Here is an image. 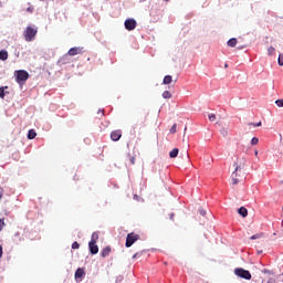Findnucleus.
Wrapping results in <instances>:
<instances>
[{
	"label": "nucleus",
	"mask_w": 283,
	"mask_h": 283,
	"mask_svg": "<svg viewBox=\"0 0 283 283\" xmlns=\"http://www.w3.org/2000/svg\"><path fill=\"white\" fill-rule=\"evenodd\" d=\"M123 134L120 133V130H114L111 133V139L114 140V143L120 140Z\"/></svg>",
	"instance_id": "obj_8"
},
{
	"label": "nucleus",
	"mask_w": 283,
	"mask_h": 283,
	"mask_svg": "<svg viewBox=\"0 0 283 283\" xmlns=\"http://www.w3.org/2000/svg\"><path fill=\"white\" fill-rule=\"evenodd\" d=\"M255 156H258V150L254 151Z\"/></svg>",
	"instance_id": "obj_44"
},
{
	"label": "nucleus",
	"mask_w": 283,
	"mask_h": 283,
	"mask_svg": "<svg viewBox=\"0 0 283 283\" xmlns=\"http://www.w3.org/2000/svg\"><path fill=\"white\" fill-rule=\"evenodd\" d=\"M275 105H277V107H283V99H276Z\"/></svg>",
	"instance_id": "obj_29"
},
{
	"label": "nucleus",
	"mask_w": 283,
	"mask_h": 283,
	"mask_svg": "<svg viewBox=\"0 0 283 283\" xmlns=\"http://www.w3.org/2000/svg\"><path fill=\"white\" fill-rule=\"evenodd\" d=\"M88 249H90L91 255H96L98 253V245L96 243L88 242Z\"/></svg>",
	"instance_id": "obj_9"
},
{
	"label": "nucleus",
	"mask_w": 283,
	"mask_h": 283,
	"mask_svg": "<svg viewBox=\"0 0 283 283\" xmlns=\"http://www.w3.org/2000/svg\"><path fill=\"white\" fill-rule=\"evenodd\" d=\"M109 253H112V248L106 247V248L101 252V256H102V258H107V255H109Z\"/></svg>",
	"instance_id": "obj_15"
},
{
	"label": "nucleus",
	"mask_w": 283,
	"mask_h": 283,
	"mask_svg": "<svg viewBox=\"0 0 283 283\" xmlns=\"http://www.w3.org/2000/svg\"><path fill=\"white\" fill-rule=\"evenodd\" d=\"M258 143H260V139L258 137H253L251 139V145H258Z\"/></svg>",
	"instance_id": "obj_26"
},
{
	"label": "nucleus",
	"mask_w": 283,
	"mask_h": 283,
	"mask_svg": "<svg viewBox=\"0 0 283 283\" xmlns=\"http://www.w3.org/2000/svg\"><path fill=\"white\" fill-rule=\"evenodd\" d=\"M165 1H169V0H165Z\"/></svg>",
	"instance_id": "obj_46"
},
{
	"label": "nucleus",
	"mask_w": 283,
	"mask_h": 283,
	"mask_svg": "<svg viewBox=\"0 0 283 283\" xmlns=\"http://www.w3.org/2000/svg\"><path fill=\"white\" fill-rule=\"evenodd\" d=\"M238 213L239 216H241L242 218H247L249 216V210H247V208L244 207H240L238 209Z\"/></svg>",
	"instance_id": "obj_11"
},
{
	"label": "nucleus",
	"mask_w": 283,
	"mask_h": 283,
	"mask_svg": "<svg viewBox=\"0 0 283 283\" xmlns=\"http://www.w3.org/2000/svg\"><path fill=\"white\" fill-rule=\"evenodd\" d=\"M184 156H185V158H189V153L187 150L184 151Z\"/></svg>",
	"instance_id": "obj_40"
},
{
	"label": "nucleus",
	"mask_w": 283,
	"mask_h": 283,
	"mask_svg": "<svg viewBox=\"0 0 283 283\" xmlns=\"http://www.w3.org/2000/svg\"><path fill=\"white\" fill-rule=\"evenodd\" d=\"M266 283H276L275 279H269Z\"/></svg>",
	"instance_id": "obj_39"
},
{
	"label": "nucleus",
	"mask_w": 283,
	"mask_h": 283,
	"mask_svg": "<svg viewBox=\"0 0 283 283\" xmlns=\"http://www.w3.org/2000/svg\"><path fill=\"white\" fill-rule=\"evenodd\" d=\"M134 200H138V195H134Z\"/></svg>",
	"instance_id": "obj_42"
},
{
	"label": "nucleus",
	"mask_w": 283,
	"mask_h": 283,
	"mask_svg": "<svg viewBox=\"0 0 283 283\" xmlns=\"http://www.w3.org/2000/svg\"><path fill=\"white\" fill-rule=\"evenodd\" d=\"M3 227H6L4 219H0V231H3Z\"/></svg>",
	"instance_id": "obj_28"
},
{
	"label": "nucleus",
	"mask_w": 283,
	"mask_h": 283,
	"mask_svg": "<svg viewBox=\"0 0 283 283\" xmlns=\"http://www.w3.org/2000/svg\"><path fill=\"white\" fill-rule=\"evenodd\" d=\"M3 198V189L0 188V200Z\"/></svg>",
	"instance_id": "obj_37"
},
{
	"label": "nucleus",
	"mask_w": 283,
	"mask_h": 283,
	"mask_svg": "<svg viewBox=\"0 0 283 283\" xmlns=\"http://www.w3.org/2000/svg\"><path fill=\"white\" fill-rule=\"evenodd\" d=\"M138 240H140V235L128 233L126 237V243H125L126 249H129L133 244L138 242Z\"/></svg>",
	"instance_id": "obj_4"
},
{
	"label": "nucleus",
	"mask_w": 283,
	"mask_h": 283,
	"mask_svg": "<svg viewBox=\"0 0 283 283\" xmlns=\"http://www.w3.org/2000/svg\"><path fill=\"white\" fill-rule=\"evenodd\" d=\"M27 138H28L29 140H34V138H36V130L30 129V130L28 132Z\"/></svg>",
	"instance_id": "obj_12"
},
{
	"label": "nucleus",
	"mask_w": 283,
	"mask_h": 283,
	"mask_svg": "<svg viewBox=\"0 0 283 283\" xmlns=\"http://www.w3.org/2000/svg\"><path fill=\"white\" fill-rule=\"evenodd\" d=\"M268 54H269V56H273V55L275 54V48L270 46V48L268 49Z\"/></svg>",
	"instance_id": "obj_21"
},
{
	"label": "nucleus",
	"mask_w": 283,
	"mask_h": 283,
	"mask_svg": "<svg viewBox=\"0 0 283 283\" xmlns=\"http://www.w3.org/2000/svg\"><path fill=\"white\" fill-rule=\"evenodd\" d=\"M163 98H171V93L169 91H165L163 93Z\"/></svg>",
	"instance_id": "obj_23"
},
{
	"label": "nucleus",
	"mask_w": 283,
	"mask_h": 283,
	"mask_svg": "<svg viewBox=\"0 0 283 283\" xmlns=\"http://www.w3.org/2000/svg\"><path fill=\"white\" fill-rule=\"evenodd\" d=\"M140 255H143V253L140 252H137L133 255V260H136V258H140Z\"/></svg>",
	"instance_id": "obj_34"
},
{
	"label": "nucleus",
	"mask_w": 283,
	"mask_h": 283,
	"mask_svg": "<svg viewBox=\"0 0 283 283\" xmlns=\"http://www.w3.org/2000/svg\"><path fill=\"white\" fill-rule=\"evenodd\" d=\"M234 171L232 172V185H238L240 180L238 179V171H240V166L238 164H234Z\"/></svg>",
	"instance_id": "obj_7"
},
{
	"label": "nucleus",
	"mask_w": 283,
	"mask_h": 283,
	"mask_svg": "<svg viewBox=\"0 0 283 283\" xmlns=\"http://www.w3.org/2000/svg\"><path fill=\"white\" fill-rule=\"evenodd\" d=\"M17 83H25L30 78V73L25 70H19L14 72Z\"/></svg>",
	"instance_id": "obj_2"
},
{
	"label": "nucleus",
	"mask_w": 283,
	"mask_h": 283,
	"mask_svg": "<svg viewBox=\"0 0 283 283\" xmlns=\"http://www.w3.org/2000/svg\"><path fill=\"white\" fill-rule=\"evenodd\" d=\"M234 274L238 277H241L242 280H251V277H252L251 272L249 270H244L242 268H237L234 270Z\"/></svg>",
	"instance_id": "obj_3"
},
{
	"label": "nucleus",
	"mask_w": 283,
	"mask_h": 283,
	"mask_svg": "<svg viewBox=\"0 0 283 283\" xmlns=\"http://www.w3.org/2000/svg\"><path fill=\"white\" fill-rule=\"evenodd\" d=\"M83 52V48L74 46L69 50L66 53L69 56H76V54H81Z\"/></svg>",
	"instance_id": "obj_6"
},
{
	"label": "nucleus",
	"mask_w": 283,
	"mask_h": 283,
	"mask_svg": "<svg viewBox=\"0 0 283 283\" xmlns=\"http://www.w3.org/2000/svg\"><path fill=\"white\" fill-rule=\"evenodd\" d=\"M6 90H8V86L0 87V98H6Z\"/></svg>",
	"instance_id": "obj_20"
},
{
	"label": "nucleus",
	"mask_w": 283,
	"mask_h": 283,
	"mask_svg": "<svg viewBox=\"0 0 283 283\" xmlns=\"http://www.w3.org/2000/svg\"><path fill=\"white\" fill-rule=\"evenodd\" d=\"M98 241V234L96 232L92 233L91 241L88 243H96Z\"/></svg>",
	"instance_id": "obj_18"
},
{
	"label": "nucleus",
	"mask_w": 283,
	"mask_h": 283,
	"mask_svg": "<svg viewBox=\"0 0 283 283\" xmlns=\"http://www.w3.org/2000/svg\"><path fill=\"white\" fill-rule=\"evenodd\" d=\"M72 249H81V244H78V242H73L72 243Z\"/></svg>",
	"instance_id": "obj_30"
},
{
	"label": "nucleus",
	"mask_w": 283,
	"mask_h": 283,
	"mask_svg": "<svg viewBox=\"0 0 283 283\" xmlns=\"http://www.w3.org/2000/svg\"><path fill=\"white\" fill-rule=\"evenodd\" d=\"M200 216H207V211L205 209H199Z\"/></svg>",
	"instance_id": "obj_35"
},
{
	"label": "nucleus",
	"mask_w": 283,
	"mask_h": 283,
	"mask_svg": "<svg viewBox=\"0 0 283 283\" xmlns=\"http://www.w3.org/2000/svg\"><path fill=\"white\" fill-rule=\"evenodd\" d=\"M81 277H85V270L83 268H78L75 271V280H81Z\"/></svg>",
	"instance_id": "obj_10"
},
{
	"label": "nucleus",
	"mask_w": 283,
	"mask_h": 283,
	"mask_svg": "<svg viewBox=\"0 0 283 283\" xmlns=\"http://www.w3.org/2000/svg\"><path fill=\"white\" fill-rule=\"evenodd\" d=\"M171 81H172L171 75H166L164 77V85H169V83H171Z\"/></svg>",
	"instance_id": "obj_19"
},
{
	"label": "nucleus",
	"mask_w": 283,
	"mask_h": 283,
	"mask_svg": "<svg viewBox=\"0 0 283 283\" xmlns=\"http://www.w3.org/2000/svg\"><path fill=\"white\" fill-rule=\"evenodd\" d=\"M123 280H124V276L123 275H118L116 277V283H120V282H123Z\"/></svg>",
	"instance_id": "obj_32"
},
{
	"label": "nucleus",
	"mask_w": 283,
	"mask_h": 283,
	"mask_svg": "<svg viewBox=\"0 0 283 283\" xmlns=\"http://www.w3.org/2000/svg\"><path fill=\"white\" fill-rule=\"evenodd\" d=\"M170 220H174V213H170Z\"/></svg>",
	"instance_id": "obj_43"
},
{
	"label": "nucleus",
	"mask_w": 283,
	"mask_h": 283,
	"mask_svg": "<svg viewBox=\"0 0 283 283\" xmlns=\"http://www.w3.org/2000/svg\"><path fill=\"white\" fill-rule=\"evenodd\" d=\"M224 67H229V64H226Z\"/></svg>",
	"instance_id": "obj_45"
},
{
	"label": "nucleus",
	"mask_w": 283,
	"mask_h": 283,
	"mask_svg": "<svg viewBox=\"0 0 283 283\" xmlns=\"http://www.w3.org/2000/svg\"><path fill=\"white\" fill-rule=\"evenodd\" d=\"M220 134H221L222 136H229V129H227V128H221V129H220Z\"/></svg>",
	"instance_id": "obj_24"
},
{
	"label": "nucleus",
	"mask_w": 283,
	"mask_h": 283,
	"mask_svg": "<svg viewBox=\"0 0 283 283\" xmlns=\"http://www.w3.org/2000/svg\"><path fill=\"white\" fill-rule=\"evenodd\" d=\"M277 64L282 67L283 66V54H279Z\"/></svg>",
	"instance_id": "obj_22"
},
{
	"label": "nucleus",
	"mask_w": 283,
	"mask_h": 283,
	"mask_svg": "<svg viewBox=\"0 0 283 283\" xmlns=\"http://www.w3.org/2000/svg\"><path fill=\"white\" fill-rule=\"evenodd\" d=\"M0 61H8V51L6 50L0 51Z\"/></svg>",
	"instance_id": "obj_17"
},
{
	"label": "nucleus",
	"mask_w": 283,
	"mask_h": 283,
	"mask_svg": "<svg viewBox=\"0 0 283 283\" xmlns=\"http://www.w3.org/2000/svg\"><path fill=\"white\" fill-rule=\"evenodd\" d=\"M249 125H251L252 127H262V122H259V123H250Z\"/></svg>",
	"instance_id": "obj_27"
},
{
	"label": "nucleus",
	"mask_w": 283,
	"mask_h": 283,
	"mask_svg": "<svg viewBox=\"0 0 283 283\" xmlns=\"http://www.w3.org/2000/svg\"><path fill=\"white\" fill-rule=\"evenodd\" d=\"M178 154H180V150L178 148H174L170 153H169V157L170 158H178Z\"/></svg>",
	"instance_id": "obj_16"
},
{
	"label": "nucleus",
	"mask_w": 283,
	"mask_h": 283,
	"mask_svg": "<svg viewBox=\"0 0 283 283\" xmlns=\"http://www.w3.org/2000/svg\"><path fill=\"white\" fill-rule=\"evenodd\" d=\"M38 32H39V30H36L35 28L27 27V29L24 30V33H23L24 40L28 43H30L31 41H34Z\"/></svg>",
	"instance_id": "obj_1"
},
{
	"label": "nucleus",
	"mask_w": 283,
	"mask_h": 283,
	"mask_svg": "<svg viewBox=\"0 0 283 283\" xmlns=\"http://www.w3.org/2000/svg\"><path fill=\"white\" fill-rule=\"evenodd\" d=\"M135 160H136V158H134V157H132V158H130V163H132V165H134V164H135Z\"/></svg>",
	"instance_id": "obj_41"
},
{
	"label": "nucleus",
	"mask_w": 283,
	"mask_h": 283,
	"mask_svg": "<svg viewBox=\"0 0 283 283\" xmlns=\"http://www.w3.org/2000/svg\"><path fill=\"white\" fill-rule=\"evenodd\" d=\"M208 118L211 123L216 122V114H209Z\"/></svg>",
	"instance_id": "obj_25"
},
{
	"label": "nucleus",
	"mask_w": 283,
	"mask_h": 283,
	"mask_svg": "<svg viewBox=\"0 0 283 283\" xmlns=\"http://www.w3.org/2000/svg\"><path fill=\"white\" fill-rule=\"evenodd\" d=\"M258 234H254V235H252L251 238H250V240H258Z\"/></svg>",
	"instance_id": "obj_38"
},
{
	"label": "nucleus",
	"mask_w": 283,
	"mask_h": 283,
	"mask_svg": "<svg viewBox=\"0 0 283 283\" xmlns=\"http://www.w3.org/2000/svg\"><path fill=\"white\" fill-rule=\"evenodd\" d=\"M227 45L229 48H235L238 45V39L232 38V39L228 40Z\"/></svg>",
	"instance_id": "obj_13"
},
{
	"label": "nucleus",
	"mask_w": 283,
	"mask_h": 283,
	"mask_svg": "<svg viewBox=\"0 0 283 283\" xmlns=\"http://www.w3.org/2000/svg\"><path fill=\"white\" fill-rule=\"evenodd\" d=\"M59 63H61L62 65H65V63H70V55L66 53L65 55H63L60 60Z\"/></svg>",
	"instance_id": "obj_14"
},
{
	"label": "nucleus",
	"mask_w": 283,
	"mask_h": 283,
	"mask_svg": "<svg viewBox=\"0 0 283 283\" xmlns=\"http://www.w3.org/2000/svg\"><path fill=\"white\" fill-rule=\"evenodd\" d=\"M3 258V247L0 245V260Z\"/></svg>",
	"instance_id": "obj_36"
},
{
	"label": "nucleus",
	"mask_w": 283,
	"mask_h": 283,
	"mask_svg": "<svg viewBox=\"0 0 283 283\" xmlns=\"http://www.w3.org/2000/svg\"><path fill=\"white\" fill-rule=\"evenodd\" d=\"M176 124H174L170 128V134H176Z\"/></svg>",
	"instance_id": "obj_33"
},
{
	"label": "nucleus",
	"mask_w": 283,
	"mask_h": 283,
	"mask_svg": "<svg viewBox=\"0 0 283 283\" xmlns=\"http://www.w3.org/2000/svg\"><path fill=\"white\" fill-rule=\"evenodd\" d=\"M27 12H29V14H32V12H34V7L33 6L28 7Z\"/></svg>",
	"instance_id": "obj_31"
},
{
	"label": "nucleus",
	"mask_w": 283,
	"mask_h": 283,
	"mask_svg": "<svg viewBox=\"0 0 283 283\" xmlns=\"http://www.w3.org/2000/svg\"><path fill=\"white\" fill-rule=\"evenodd\" d=\"M124 25L129 32H132V30H136L137 23L134 19H127L125 20Z\"/></svg>",
	"instance_id": "obj_5"
}]
</instances>
